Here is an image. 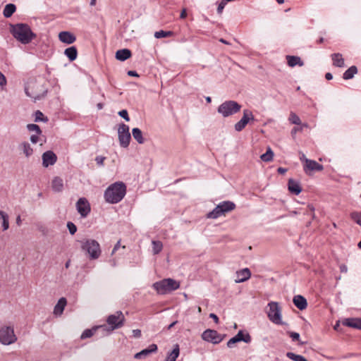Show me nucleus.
Segmentation results:
<instances>
[{"mask_svg": "<svg viewBox=\"0 0 361 361\" xmlns=\"http://www.w3.org/2000/svg\"><path fill=\"white\" fill-rule=\"evenodd\" d=\"M286 60L290 67H294L297 65L301 67L304 65V62L299 56L288 55L286 56Z\"/></svg>", "mask_w": 361, "mask_h": 361, "instance_id": "25", "label": "nucleus"}, {"mask_svg": "<svg viewBox=\"0 0 361 361\" xmlns=\"http://www.w3.org/2000/svg\"><path fill=\"white\" fill-rule=\"evenodd\" d=\"M64 54L71 61L76 59L78 56V51L75 47H71L65 49Z\"/></svg>", "mask_w": 361, "mask_h": 361, "instance_id": "28", "label": "nucleus"}, {"mask_svg": "<svg viewBox=\"0 0 361 361\" xmlns=\"http://www.w3.org/2000/svg\"><path fill=\"white\" fill-rule=\"evenodd\" d=\"M25 92L27 97L37 101L41 99L46 95L47 90L40 83L30 82L27 86L25 87Z\"/></svg>", "mask_w": 361, "mask_h": 361, "instance_id": "7", "label": "nucleus"}, {"mask_svg": "<svg viewBox=\"0 0 361 361\" xmlns=\"http://www.w3.org/2000/svg\"><path fill=\"white\" fill-rule=\"evenodd\" d=\"M47 121V119L44 118V114L40 111L37 110L35 112V121L38 122V121Z\"/></svg>", "mask_w": 361, "mask_h": 361, "instance_id": "44", "label": "nucleus"}, {"mask_svg": "<svg viewBox=\"0 0 361 361\" xmlns=\"http://www.w3.org/2000/svg\"><path fill=\"white\" fill-rule=\"evenodd\" d=\"M56 160V155L51 151H47L42 154V164L44 167L54 165Z\"/></svg>", "mask_w": 361, "mask_h": 361, "instance_id": "17", "label": "nucleus"}, {"mask_svg": "<svg viewBox=\"0 0 361 361\" xmlns=\"http://www.w3.org/2000/svg\"><path fill=\"white\" fill-rule=\"evenodd\" d=\"M81 249L89 255L90 259H97L101 255L99 243L94 239H85L80 241Z\"/></svg>", "mask_w": 361, "mask_h": 361, "instance_id": "4", "label": "nucleus"}, {"mask_svg": "<svg viewBox=\"0 0 361 361\" xmlns=\"http://www.w3.org/2000/svg\"><path fill=\"white\" fill-rule=\"evenodd\" d=\"M6 85V79L3 73L0 72V86L1 87H4Z\"/></svg>", "mask_w": 361, "mask_h": 361, "instance_id": "50", "label": "nucleus"}, {"mask_svg": "<svg viewBox=\"0 0 361 361\" xmlns=\"http://www.w3.org/2000/svg\"><path fill=\"white\" fill-rule=\"evenodd\" d=\"M132 135H133V138L139 144H143L145 142V139L142 137V133L140 128H133Z\"/></svg>", "mask_w": 361, "mask_h": 361, "instance_id": "31", "label": "nucleus"}, {"mask_svg": "<svg viewBox=\"0 0 361 361\" xmlns=\"http://www.w3.org/2000/svg\"><path fill=\"white\" fill-rule=\"evenodd\" d=\"M38 135H37V133H36V135H32L30 137V141L34 144L37 143L39 140Z\"/></svg>", "mask_w": 361, "mask_h": 361, "instance_id": "53", "label": "nucleus"}, {"mask_svg": "<svg viewBox=\"0 0 361 361\" xmlns=\"http://www.w3.org/2000/svg\"><path fill=\"white\" fill-rule=\"evenodd\" d=\"M131 56V51L128 49H119L116 53V59L124 61Z\"/></svg>", "mask_w": 361, "mask_h": 361, "instance_id": "26", "label": "nucleus"}, {"mask_svg": "<svg viewBox=\"0 0 361 361\" xmlns=\"http://www.w3.org/2000/svg\"><path fill=\"white\" fill-rule=\"evenodd\" d=\"M254 120H255V118H254V116H253L252 111H250L247 109L244 110L243 117L234 126L235 130L237 132H240L241 130H243L245 128V127L250 122V121H254Z\"/></svg>", "mask_w": 361, "mask_h": 361, "instance_id": "14", "label": "nucleus"}, {"mask_svg": "<svg viewBox=\"0 0 361 361\" xmlns=\"http://www.w3.org/2000/svg\"><path fill=\"white\" fill-rule=\"evenodd\" d=\"M187 16V13H186V9L185 8H183L180 13V18L181 19H184Z\"/></svg>", "mask_w": 361, "mask_h": 361, "instance_id": "56", "label": "nucleus"}, {"mask_svg": "<svg viewBox=\"0 0 361 361\" xmlns=\"http://www.w3.org/2000/svg\"><path fill=\"white\" fill-rule=\"evenodd\" d=\"M120 246H121V241L118 240L114 247V249L111 252V255H113L116 252V250L120 247Z\"/></svg>", "mask_w": 361, "mask_h": 361, "instance_id": "54", "label": "nucleus"}, {"mask_svg": "<svg viewBox=\"0 0 361 361\" xmlns=\"http://www.w3.org/2000/svg\"><path fill=\"white\" fill-rule=\"evenodd\" d=\"M357 73V68L355 66H350L348 70H346L343 75V78L344 80H350L352 79L355 74Z\"/></svg>", "mask_w": 361, "mask_h": 361, "instance_id": "32", "label": "nucleus"}, {"mask_svg": "<svg viewBox=\"0 0 361 361\" xmlns=\"http://www.w3.org/2000/svg\"><path fill=\"white\" fill-rule=\"evenodd\" d=\"M118 136L120 145L124 148L128 147L131 139L129 126L125 123L120 124L118 128Z\"/></svg>", "mask_w": 361, "mask_h": 361, "instance_id": "11", "label": "nucleus"}, {"mask_svg": "<svg viewBox=\"0 0 361 361\" xmlns=\"http://www.w3.org/2000/svg\"><path fill=\"white\" fill-rule=\"evenodd\" d=\"M110 263L111 264L112 267H116V260L115 259H113V260H111L110 261Z\"/></svg>", "mask_w": 361, "mask_h": 361, "instance_id": "64", "label": "nucleus"}, {"mask_svg": "<svg viewBox=\"0 0 361 361\" xmlns=\"http://www.w3.org/2000/svg\"><path fill=\"white\" fill-rule=\"evenodd\" d=\"M202 338L207 342H211L214 344L219 343L223 337L216 331L212 329L205 330L202 334Z\"/></svg>", "mask_w": 361, "mask_h": 361, "instance_id": "13", "label": "nucleus"}, {"mask_svg": "<svg viewBox=\"0 0 361 361\" xmlns=\"http://www.w3.org/2000/svg\"><path fill=\"white\" fill-rule=\"evenodd\" d=\"M32 149L31 148L30 145L27 142L23 143V153L25 155L28 157L32 154Z\"/></svg>", "mask_w": 361, "mask_h": 361, "instance_id": "42", "label": "nucleus"}, {"mask_svg": "<svg viewBox=\"0 0 361 361\" xmlns=\"http://www.w3.org/2000/svg\"><path fill=\"white\" fill-rule=\"evenodd\" d=\"M286 357L293 361H308L304 356L297 355L292 352H288L286 353Z\"/></svg>", "mask_w": 361, "mask_h": 361, "instance_id": "36", "label": "nucleus"}, {"mask_svg": "<svg viewBox=\"0 0 361 361\" xmlns=\"http://www.w3.org/2000/svg\"><path fill=\"white\" fill-rule=\"evenodd\" d=\"M340 270L341 272L345 273L348 271V268L345 264H342L340 266Z\"/></svg>", "mask_w": 361, "mask_h": 361, "instance_id": "58", "label": "nucleus"}, {"mask_svg": "<svg viewBox=\"0 0 361 361\" xmlns=\"http://www.w3.org/2000/svg\"><path fill=\"white\" fill-rule=\"evenodd\" d=\"M99 329H101V326H97L93 327V328H92L90 329H85L82 332V334H81L80 338L81 339H85V338H90Z\"/></svg>", "mask_w": 361, "mask_h": 361, "instance_id": "33", "label": "nucleus"}, {"mask_svg": "<svg viewBox=\"0 0 361 361\" xmlns=\"http://www.w3.org/2000/svg\"><path fill=\"white\" fill-rule=\"evenodd\" d=\"M128 75H130V76H134V77H137L138 76V74L135 71H129L128 72Z\"/></svg>", "mask_w": 361, "mask_h": 361, "instance_id": "57", "label": "nucleus"}, {"mask_svg": "<svg viewBox=\"0 0 361 361\" xmlns=\"http://www.w3.org/2000/svg\"><path fill=\"white\" fill-rule=\"evenodd\" d=\"M173 35V32L171 31L159 30L154 32V37H156L157 39H159L162 37H171Z\"/></svg>", "mask_w": 361, "mask_h": 361, "instance_id": "39", "label": "nucleus"}, {"mask_svg": "<svg viewBox=\"0 0 361 361\" xmlns=\"http://www.w3.org/2000/svg\"><path fill=\"white\" fill-rule=\"evenodd\" d=\"M16 224L20 226L21 224V219L20 216H18L16 218Z\"/></svg>", "mask_w": 361, "mask_h": 361, "instance_id": "62", "label": "nucleus"}, {"mask_svg": "<svg viewBox=\"0 0 361 361\" xmlns=\"http://www.w3.org/2000/svg\"><path fill=\"white\" fill-rule=\"evenodd\" d=\"M157 345L154 343H152L149 345L147 348L143 349L140 352L135 353L134 355V358L137 360L145 359L151 353H156L157 351Z\"/></svg>", "mask_w": 361, "mask_h": 361, "instance_id": "16", "label": "nucleus"}, {"mask_svg": "<svg viewBox=\"0 0 361 361\" xmlns=\"http://www.w3.org/2000/svg\"><path fill=\"white\" fill-rule=\"evenodd\" d=\"M180 354V348L178 344L174 345L173 350L168 353L166 361H176Z\"/></svg>", "mask_w": 361, "mask_h": 361, "instance_id": "27", "label": "nucleus"}, {"mask_svg": "<svg viewBox=\"0 0 361 361\" xmlns=\"http://www.w3.org/2000/svg\"><path fill=\"white\" fill-rule=\"evenodd\" d=\"M118 115L121 117H122L123 118H124L126 121H130V118L128 116V114L127 110L123 109V110L120 111L118 112Z\"/></svg>", "mask_w": 361, "mask_h": 361, "instance_id": "46", "label": "nucleus"}, {"mask_svg": "<svg viewBox=\"0 0 361 361\" xmlns=\"http://www.w3.org/2000/svg\"><path fill=\"white\" fill-rule=\"evenodd\" d=\"M237 279H235L236 283H242L250 278L251 272L248 268L243 269L242 270L237 271Z\"/></svg>", "mask_w": 361, "mask_h": 361, "instance_id": "20", "label": "nucleus"}, {"mask_svg": "<svg viewBox=\"0 0 361 361\" xmlns=\"http://www.w3.org/2000/svg\"><path fill=\"white\" fill-rule=\"evenodd\" d=\"M251 340V336L248 333H244L243 331L240 330L235 336L228 340L227 342V347L231 348L234 346V344L240 341H243L245 343H250Z\"/></svg>", "mask_w": 361, "mask_h": 361, "instance_id": "12", "label": "nucleus"}, {"mask_svg": "<svg viewBox=\"0 0 361 361\" xmlns=\"http://www.w3.org/2000/svg\"><path fill=\"white\" fill-rule=\"evenodd\" d=\"M0 218L2 219L3 231H6L9 228L8 216L2 210H0Z\"/></svg>", "mask_w": 361, "mask_h": 361, "instance_id": "35", "label": "nucleus"}, {"mask_svg": "<svg viewBox=\"0 0 361 361\" xmlns=\"http://www.w3.org/2000/svg\"><path fill=\"white\" fill-rule=\"evenodd\" d=\"M16 6L13 4H8L5 6L3 14L5 18H10L16 11Z\"/></svg>", "mask_w": 361, "mask_h": 361, "instance_id": "30", "label": "nucleus"}, {"mask_svg": "<svg viewBox=\"0 0 361 361\" xmlns=\"http://www.w3.org/2000/svg\"><path fill=\"white\" fill-rule=\"evenodd\" d=\"M288 334L293 341H300V334L298 333L288 332Z\"/></svg>", "mask_w": 361, "mask_h": 361, "instance_id": "47", "label": "nucleus"}, {"mask_svg": "<svg viewBox=\"0 0 361 361\" xmlns=\"http://www.w3.org/2000/svg\"><path fill=\"white\" fill-rule=\"evenodd\" d=\"M241 105L233 100H228L220 104L217 109L219 114L223 117H228L240 111Z\"/></svg>", "mask_w": 361, "mask_h": 361, "instance_id": "8", "label": "nucleus"}, {"mask_svg": "<svg viewBox=\"0 0 361 361\" xmlns=\"http://www.w3.org/2000/svg\"><path fill=\"white\" fill-rule=\"evenodd\" d=\"M305 166L304 167V170L307 171H320L323 170V166L318 164L316 161L305 159Z\"/></svg>", "mask_w": 361, "mask_h": 361, "instance_id": "19", "label": "nucleus"}, {"mask_svg": "<svg viewBox=\"0 0 361 361\" xmlns=\"http://www.w3.org/2000/svg\"><path fill=\"white\" fill-rule=\"evenodd\" d=\"M302 127H307L306 124H303L302 127H294L291 130V135H295L298 131H301L302 130Z\"/></svg>", "mask_w": 361, "mask_h": 361, "instance_id": "49", "label": "nucleus"}, {"mask_svg": "<svg viewBox=\"0 0 361 361\" xmlns=\"http://www.w3.org/2000/svg\"><path fill=\"white\" fill-rule=\"evenodd\" d=\"M59 38L61 42L71 44L76 40V37L74 35L68 31H62L59 35Z\"/></svg>", "mask_w": 361, "mask_h": 361, "instance_id": "18", "label": "nucleus"}, {"mask_svg": "<svg viewBox=\"0 0 361 361\" xmlns=\"http://www.w3.org/2000/svg\"><path fill=\"white\" fill-rule=\"evenodd\" d=\"M12 34L18 41L23 44H29L35 37V34L25 24H17L13 26Z\"/></svg>", "mask_w": 361, "mask_h": 361, "instance_id": "2", "label": "nucleus"}, {"mask_svg": "<svg viewBox=\"0 0 361 361\" xmlns=\"http://www.w3.org/2000/svg\"><path fill=\"white\" fill-rule=\"evenodd\" d=\"M274 152L270 147H268L266 153L261 155L260 158L263 161L268 162L273 159Z\"/></svg>", "mask_w": 361, "mask_h": 361, "instance_id": "37", "label": "nucleus"}, {"mask_svg": "<svg viewBox=\"0 0 361 361\" xmlns=\"http://www.w3.org/2000/svg\"><path fill=\"white\" fill-rule=\"evenodd\" d=\"M226 5V3H225L223 0L219 4V6L217 7V13L219 14H221L223 12V10Z\"/></svg>", "mask_w": 361, "mask_h": 361, "instance_id": "48", "label": "nucleus"}, {"mask_svg": "<svg viewBox=\"0 0 361 361\" xmlns=\"http://www.w3.org/2000/svg\"><path fill=\"white\" fill-rule=\"evenodd\" d=\"M235 204L231 201H223L207 214L208 219H216L221 216L225 215L226 213L233 210Z\"/></svg>", "mask_w": 361, "mask_h": 361, "instance_id": "6", "label": "nucleus"}, {"mask_svg": "<svg viewBox=\"0 0 361 361\" xmlns=\"http://www.w3.org/2000/svg\"><path fill=\"white\" fill-rule=\"evenodd\" d=\"M209 317H210V318H212V319H214V322H215L216 324H218V323H219V317H217V315H216V314H214V313H211V314H209Z\"/></svg>", "mask_w": 361, "mask_h": 361, "instance_id": "55", "label": "nucleus"}, {"mask_svg": "<svg viewBox=\"0 0 361 361\" xmlns=\"http://www.w3.org/2000/svg\"><path fill=\"white\" fill-rule=\"evenodd\" d=\"M289 121L293 124L300 125L301 121L299 116H298L295 113L291 112L289 117Z\"/></svg>", "mask_w": 361, "mask_h": 361, "instance_id": "40", "label": "nucleus"}, {"mask_svg": "<svg viewBox=\"0 0 361 361\" xmlns=\"http://www.w3.org/2000/svg\"><path fill=\"white\" fill-rule=\"evenodd\" d=\"M126 193V185L122 182H116L106 189L104 197L106 202L116 204L123 200Z\"/></svg>", "mask_w": 361, "mask_h": 361, "instance_id": "1", "label": "nucleus"}, {"mask_svg": "<svg viewBox=\"0 0 361 361\" xmlns=\"http://www.w3.org/2000/svg\"><path fill=\"white\" fill-rule=\"evenodd\" d=\"M66 303V299L65 298H61L54 307V314L57 317L61 316L64 310Z\"/></svg>", "mask_w": 361, "mask_h": 361, "instance_id": "23", "label": "nucleus"}, {"mask_svg": "<svg viewBox=\"0 0 361 361\" xmlns=\"http://www.w3.org/2000/svg\"><path fill=\"white\" fill-rule=\"evenodd\" d=\"M152 287L157 293L164 295L177 290L180 287V283L174 279H165L154 283Z\"/></svg>", "mask_w": 361, "mask_h": 361, "instance_id": "5", "label": "nucleus"}, {"mask_svg": "<svg viewBox=\"0 0 361 361\" xmlns=\"http://www.w3.org/2000/svg\"><path fill=\"white\" fill-rule=\"evenodd\" d=\"M103 106H104V105H103V104H102V103H98V104H97V109H99V110H100V109H102L103 108Z\"/></svg>", "mask_w": 361, "mask_h": 361, "instance_id": "63", "label": "nucleus"}, {"mask_svg": "<svg viewBox=\"0 0 361 361\" xmlns=\"http://www.w3.org/2000/svg\"><path fill=\"white\" fill-rule=\"evenodd\" d=\"M52 189L55 192H61L63 188V180L59 177H55L52 180Z\"/></svg>", "mask_w": 361, "mask_h": 361, "instance_id": "29", "label": "nucleus"}, {"mask_svg": "<svg viewBox=\"0 0 361 361\" xmlns=\"http://www.w3.org/2000/svg\"><path fill=\"white\" fill-rule=\"evenodd\" d=\"M152 251L154 255L159 254L163 247L162 243L159 240H153L152 242Z\"/></svg>", "mask_w": 361, "mask_h": 361, "instance_id": "38", "label": "nucleus"}, {"mask_svg": "<svg viewBox=\"0 0 361 361\" xmlns=\"http://www.w3.org/2000/svg\"><path fill=\"white\" fill-rule=\"evenodd\" d=\"M76 207L82 217H86L90 212V204L85 197H81L78 200Z\"/></svg>", "mask_w": 361, "mask_h": 361, "instance_id": "15", "label": "nucleus"}, {"mask_svg": "<svg viewBox=\"0 0 361 361\" xmlns=\"http://www.w3.org/2000/svg\"><path fill=\"white\" fill-rule=\"evenodd\" d=\"M343 324L350 327L361 329V319H348L343 322Z\"/></svg>", "mask_w": 361, "mask_h": 361, "instance_id": "34", "label": "nucleus"}, {"mask_svg": "<svg viewBox=\"0 0 361 361\" xmlns=\"http://www.w3.org/2000/svg\"><path fill=\"white\" fill-rule=\"evenodd\" d=\"M178 323V321H175L172 322L171 324L169 325L168 329H171L172 327H173L176 324Z\"/></svg>", "mask_w": 361, "mask_h": 361, "instance_id": "61", "label": "nucleus"}, {"mask_svg": "<svg viewBox=\"0 0 361 361\" xmlns=\"http://www.w3.org/2000/svg\"><path fill=\"white\" fill-rule=\"evenodd\" d=\"M125 317L121 311L111 314L107 317L106 322L110 326L101 325V330L103 335H108L114 329H118L123 325Z\"/></svg>", "mask_w": 361, "mask_h": 361, "instance_id": "3", "label": "nucleus"}, {"mask_svg": "<svg viewBox=\"0 0 361 361\" xmlns=\"http://www.w3.org/2000/svg\"><path fill=\"white\" fill-rule=\"evenodd\" d=\"M17 341V336L12 326H3L0 328V342L3 345H11Z\"/></svg>", "mask_w": 361, "mask_h": 361, "instance_id": "9", "label": "nucleus"}, {"mask_svg": "<svg viewBox=\"0 0 361 361\" xmlns=\"http://www.w3.org/2000/svg\"><path fill=\"white\" fill-rule=\"evenodd\" d=\"M325 78L326 80H330L333 78V75L331 73H326L325 75Z\"/></svg>", "mask_w": 361, "mask_h": 361, "instance_id": "60", "label": "nucleus"}, {"mask_svg": "<svg viewBox=\"0 0 361 361\" xmlns=\"http://www.w3.org/2000/svg\"><path fill=\"white\" fill-rule=\"evenodd\" d=\"M133 336L135 338H140L141 336V331L140 329L133 330Z\"/></svg>", "mask_w": 361, "mask_h": 361, "instance_id": "52", "label": "nucleus"}, {"mask_svg": "<svg viewBox=\"0 0 361 361\" xmlns=\"http://www.w3.org/2000/svg\"><path fill=\"white\" fill-rule=\"evenodd\" d=\"M67 228L71 235H74L77 231L76 226L71 221L67 223Z\"/></svg>", "mask_w": 361, "mask_h": 361, "instance_id": "45", "label": "nucleus"}, {"mask_svg": "<svg viewBox=\"0 0 361 361\" xmlns=\"http://www.w3.org/2000/svg\"><path fill=\"white\" fill-rule=\"evenodd\" d=\"M277 171L279 173L283 174L287 171V169L285 168L279 167Z\"/></svg>", "mask_w": 361, "mask_h": 361, "instance_id": "59", "label": "nucleus"}, {"mask_svg": "<svg viewBox=\"0 0 361 361\" xmlns=\"http://www.w3.org/2000/svg\"><path fill=\"white\" fill-rule=\"evenodd\" d=\"M104 159H105V158H104V157H99V156H98V157H97L95 158V161H96V162H97V164L98 165H103V163H104Z\"/></svg>", "mask_w": 361, "mask_h": 361, "instance_id": "51", "label": "nucleus"}, {"mask_svg": "<svg viewBox=\"0 0 361 361\" xmlns=\"http://www.w3.org/2000/svg\"><path fill=\"white\" fill-rule=\"evenodd\" d=\"M288 187L289 191L292 194H294L295 195H299L302 191V188L300 187V183L293 179H289L288 183Z\"/></svg>", "mask_w": 361, "mask_h": 361, "instance_id": "21", "label": "nucleus"}, {"mask_svg": "<svg viewBox=\"0 0 361 361\" xmlns=\"http://www.w3.org/2000/svg\"><path fill=\"white\" fill-rule=\"evenodd\" d=\"M27 128L29 131H35L37 135L42 133V130L38 125L36 124H28Z\"/></svg>", "mask_w": 361, "mask_h": 361, "instance_id": "43", "label": "nucleus"}, {"mask_svg": "<svg viewBox=\"0 0 361 361\" xmlns=\"http://www.w3.org/2000/svg\"><path fill=\"white\" fill-rule=\"evenodd\" d=\"M293 302L295 307L300 310H305L307 306V300L300 295H295Z\"/></svg>", "mask_w": 361, "mask_h": 361, "instance_id": "22", "label": "nucleus"}, {"mask_svg": "<svg viewBox=\"0 0 361 361\" xmlns=\"http://www.w3.org/2000/svg\"><path fill=\"white\" fill-rule=\"evenodd\" d=\"M351 219L361 226V212H352L350 214Z\"/></svg>", "mask_w": 361, "mask_h": 361, "instance_id": "41", "label": "nucleus"}, {"mask_svg": "<svg viewBox=\"0 0 361 361\" xmlns=\"http://www.w3.org/2000/svg\"><path fill=\"white\" fill-rule=\"evenodd\" d=\"M331 58L333 61V66L339 68L345 66L344 59L343 58L342 54L339 53L332 54L331 55Z\"/></svg>", "mask_w": 361, "mask_h": 361, "instance_id": "24", "label": "nucleus"}, {"mask_svg": "<svg viewBox=\"0 0 361 361\" xmlns=\"http://www.w3.org/2000/svg\"><path fill=\"white\" fill-rule=\"evenodd\" d=\"M269 310L267 316L270 321L276 324H282L281 308L276 302H271L268 304Z\"/></svg>", "mask_w": 361, "mask_h": 361, "instance_id": "10", "label": "nucleus"}]
</instances>
